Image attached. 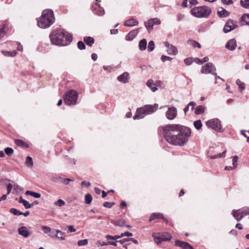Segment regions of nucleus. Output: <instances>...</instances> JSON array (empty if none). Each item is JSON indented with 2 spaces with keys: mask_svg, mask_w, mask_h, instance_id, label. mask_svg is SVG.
<instances>
[{
  "mask_svg": "<svg viewBox=\"0 0 249 249\" xmlns=\"http://www.w3.org/2000/svg\"><path fill=\"white\" fill-rule=\"evenodd\" d=\"M167 142L175 145L183 146L188 141L191 135L189 128L179 124H168L162 128Z\"/></svg>",
  "mask_w": 249,
  "mask_h": 249,
  "instance_id": "nucleus-1",
  "label": "nucleus"
},
{
  "mask_svg": "<svg viewBox=\"0 0 249 249\" xmlns=\"http://www.w3.org/2000/svg\"><path fill=\"white\" fill-rule=\"evenodd\" d=\"M52 43L55 45L66 46L69 44L72 40L71 36L63 29H57L53 31L50 35Z\"/></svg>",
  "mask_w": 249,
  "mask_h": 249,
  "instance_id": "nucleus-2",
  "label": "nucleus"
},
{
  "mask_svg": "<svg viewBox=\"0 0 249 249\" xmlns=\"http://www.w3.org/2000/svg\"><path fill=\"white\" fill-rule=\"evenodd\" d=\"M37 26L41 28L49 27L54 22L53 12L50 9L44 10L42 16L37 19Z\"/></svg>",
  "mask_w": 249,
  "mask_h": 249,
  "instance_id": "nucleus-3",
  "label": "nucleus"
},
{
  "mask_svg": "<svg viewBox=\"0 0 249 249\" xmlns=\"http://www.w3.org/2000/svg\"><path fill=\"white\" fill-rule=\"evenodd\" d=\"M158 108V104L154 105H146L143 107L137 109L136 113L133 117L134 120L141 119L144 118L146 115L150 114L157 110Z\"/></svg>",
  "mask_w": 249,
  "mask_h": 249,
  "instance_id": "nucleus-4",
  "label": "nucleus"
},
{
  "mask_svg": "<svg viewBox=\"0 0 249 249\" xmlns=\"http://www.w3.org/2000/svg\"><path fill=\"white\" fill-rule=\"evenodd\" d=\"M211 12V9L205 6L195 7L191 10L192 14L199 18L207 17Z\"/></svg>",
  "mask_w": 249,
  "mask_h": 249,
  "instance_id": "nucleus-5",
  "label": "nucleus"
},
{
  "mask_svg": "<svg viewBox=\"0 0 249 249\" xmlns=\"http://www.w3.org/2000/svg\"><path fill=\"white\" fill-rule=\"evenodd\" d=\"M78 98L77 92L74 90H70L64 95V103L67 105L76 104Z\"/></svg>",
  "mask_w": 249,
  "mask_h": 249,
  "instance_id": "nucleus-6",
  "label": "nucleus"
},
{
  "mask_svg": "<svg viewBox=\"0 0 249 249\" xmlns=\"http://www.w3.org/2000/svg\"><path fill=\"white\" fill-rule=\"evenodd\" d=\"M152 236L154 241L157 244H160L162 241H169L172 238V235L167 232L163 234L160 233H153Z\"/></svg>",
  "mask_w": 249,
  "mask_h": 249,
  "instance_id": "nucleus-7",
  "label": "nucleus"
},
{
  "mask_svg": "<svg viewBox=\"0 0 249 249\" xmlns=\"http://www.w3.org/2000/svg\"><path fill=\"white\" fill-rule=\"evenodd\" d=\"M249 214V208L247 207L243 208L237 210H233L232 214L234 218L237 221H240L244 216Z\"/></svg>",
  "mask_w": 249,
  "mask_h": 249,
  "instance_id": "nucleus-8",
  "label": "nucleus"
},
{
  "mask_svg": "<svg viewBox=\"0 0 249 249\" xmlns=\"http://www.w3.org/2000/svg\"><path fill=\"white\" fill-rule=\"evenodd\" d=\"M206 126L216 131H220L221 130L222 126L218 119L214 118L211 119L206 122Z\"/></svg>",
  "mask_w": 249,
  "mask_h": 249,
  "instance_id": "nucleus-9",
  "label": "nucleus"
},
{
  "mask_svg": "<svg viewBox=\"0 0 249 249\" xmlns=\"http://www.w3.org/2000/svg\"><path fill=\"white\" fill-rule=\"evenodd\" d=\"M215 68L212 63H208L202 67L201 72L203 74L211 73L214 75H216Z\"/></svg>",
  "mask_w": 249,
  "mask_h": 249,
  "instance_id": "nucleus-10",
  "label": "nucleus"
},
{
  "mask_svg": "<svg viewBox=\"0 0 249 249\" xmlns=\"http://www.w3.org/2000/svg\"><path fill=\"white\" fill-rule=\"evenodd\" d=\"M177 115V108L174 107H169L166 112V117L170 120L174 119Z\"/></svg>",
  "mask_w": 249,
  "mask_h": 249,
  "instance_id": "nucleus-11",
  "label": "nucleus"
},
{
  "mask_svg": "<svg viewBox=\"0 0 249 249\" xmlns=\"http://www.w3.org/2000/svg\"><path fill=\"white\" fill-rule=\"evenodd\" d=\"M237 27L236 22L231 19H229L226 22L223 31L225 33H228Z\"/></svg>",
  "mask_w": 249,
  "mask_h": 249,
  "instance_id": "nucleus-12",
  "label": "nucleus"
},
{
  "mask_svg": "<svg viewBox=\"0 0 249 249\" xmlns=\"http://www.w3.org/2000/svg\"><path fill=\"white\" fill-rule=\"evenodd\" d=\"M164 45L167 48V52L168 54L170 55H176L178 53L177 48L173 45L170 44L167 42L164 43Z\"/></svg>",
  "mask_w": 249,
  "mask_h": 249,
  "instance_id": "nucleus-13",
  "label": "nucleus"
},
{
  "mask_svg": "<svg viewBox=\"0 0 249 249\" xmlns=\"http://www.w3.org/2000/svg\"><path fill=\"white\" fill-rule=\"evenodd\" d=\"M139 28L130 31L125 36V39L127 41L132 40L138 34Z\"/></svg>",
  "mask_w": 249,
  "mask_h": 249,
  "instance_id": "nucleus-14",
  "label": "nucleus"
},
{
  "mask_svg": "<svg viewBox=\"0 0 249 249\" xmlns=\"http://www.w3.org/2000/svg\"><path fill=\"white\" fill-rule=\"evenodd\" d=\"M236 46V42L234 39H230L226 45V48L231 51L234 50Z\"/></svg>",
  "mask_w": 249,
  "mask_h": 249,
  "instance_id": "nucleus-15",
  "label": "nucleus"
},
{
  "mask_svg": "<svg viewBox=\"0 0 249 249\" xmlns=\"http://www.w3.org/2000/svg\"><path fill=\"white\" fill-rule=\"evenodd\" d=\"M176 245L184 249H193V247L188 243L178 240L176 242Z\"/></svg>",
  "mask_w": 249,
  "mask_h": 249,
  "instance_id": "nucleus-16",
  "label": "nucleus"
},
{
  "mask_svg": "<svg viewBox=\"0 0 249 249\" xmlns=\"http://www.w3.org/2000/svg\"><path fill=\"white\" fill-rule=\"evenodd\" d=\"M129 78V74L127 72H124L122 74L118 77V80L123 83H126L128 82V79Z\"/></svg>",
  "mask_w": 249,
  "mask_h": 249,
  "instance_id": "nucleus-17",
  "label": "nucleus"
},
{
  "mask_svg": "<svg viewBox=\"0 0 249 249\" xmlns=\"http://www.w3.org/2000/svg\"><path fill=\"white\" fill-rule=\"evenodd\" d=\"M112 223L114 224L115 225L122 227L124 226H126L128 228H130V226L129 225H126L125 224V222L124 220L123 219H115L112 220L111 222Z\"/></svg>",
  "mask_w": 249,
  "mask_h": 249,
  "instance_id": "nucleus-18",
  "label": "nucleus"
},
{
  "mask_svg": "<svg viewBox=\"0 0 249 249\" xmlns=\"http://www.w3.org/2000/svg\"><path fill=\"white\" fill-rule=\"evenodd\" d=\"M18 234L23 236L25 238L28 237L30 234L28 232L27 228L25 227H21L18 229Z\"/></svg>",
  "mask_w": 249,
  "mask_h": 249,
  "instance_id": "nucleus-19",
  "label": "nucleus"
},
{
  "mask_svg": "<svg viewBox=\"0 0 249 249\" xmlns=\"http://www.w3.org/2000/svg\"><path fill=\"white\" fill-rule=\"evenodd\" d=\"M159 218H162L164 221H166V222H168L166 218H165L163 216L161 213H154L150 216V217L149 218V221H153L156 219H159Z\"/></svg>",
  "mask_w": 249,
  "mask_h": 249,
  "instance_id": "nucleus-20",
  "label": "nucleus"
},
{
  "mask_svg": "<svg viewBox=\"0 0 249 249\" xmlns=\"http://www.w3.org/2000/svg\"><path fill=\"white\" fill-rule=\"evenodd\" d=\"M218 16L221 18H225L229 16L230 12L222 7H219L217 12Z\"/></svg>",
  "mask_w": 249,
  "mask_h": 249,
  "instance_id": "nucleus-21",
  "label": "nucleus"
},
{
  "mask_svg": "<svg viewBox=\"0 0 249 249\" xmlns=\"http://www.w3.org/2000/svg\"><path fill=\"white\" fill-rule=\"evenodd\" d=\"M138 25V22L134 18H130L126 20L124 25L127 27H133Z\"/></svg>",
  "mask_w": 249,
  "mask_h": 249,
  "instance_id": "nucleus-22",
  "label": "nucleus"
},
{
  "mask_svg": "<svg viewBox=\"0 0 249 249\" xmlns=\"http://www.w3.org/2000/svg\"><path fill=\"white\" fill-rule=\"evenodd\" d=\"M237 160H238V157L237 156H234L232 158V166H226L225 170H232L236 168L237 165Z\"/></svg>",
  "mask_w": 249,
  "mask_h": 249,
  "instance_id": "nucleus-23",
  "label": "nucleus"
},
{
  "mask_svg": "<svg viewBox=\"0 0 249 249\" xmlns=\"http://www.w3.org/2000/svg\"><path fill=\"white\" fill-rule=\"evenodd\" d=\"M146 85L153 92H155L157 90V88L155 86V83L152 79L148 80L146 82Z\"/></svg>",
  "mask_w": 249,
  "mask_h": 249,
  "instance_id": "nucleus-24",
  "label": "nucleus"
},
{
  "mask_svg": "<svg viewBox=\"0 0 249 249\" xmlns=\"http://www.w3.org/2000/svg\"><path fill=\"white\" fill-rule=\"evenodd\" d=\"M54 231L56 233V235H55V237L62 240H65L66 239L65 236H64V232L59 230H54Z\"/></svg>",
  "mask_w": 249,
  "mask_h": 249,
  "instance_id": "nucleus-25",
  "label": "nucleus"
},
{
  "mask_svg": "<svg viewBox=\"0 0 249 249\" xmlns=\"http://www.w3.org/2000/svg\"><path fill=\"white\" fill-rule=\"evenodd\" d=\"M154 25L153 21L152 19H150L147 22H144V25L149 32L153 30Z\"/></svg>",
  "mask_w": 249,
  "mask_h": 249,
  "instance_id": "nucleus-26",
  "label": "nucleus"
},
{
  "mask_svg": "<svg viewBox=\"0 0 249 249\" xmlns=\"http://www.w3.org/2000/svg\"><path fill=\"white\" fill-rule=\"evenodd\" d=\"M187 43L189 45L192 46L194 48L197 47L198 48H200L201 47V45L200 44V43L194 40L189 39L188 40Z\"/></svg>",
  "mask_w": 249,
  "mask_h": 249,
  "instance_id": "nucleus-27",
  "label": "nucleus"
},
{
  "mask_svg": "<svg viewBox=\"0 0 249 249\" xmlns=\"http://www.w3.org/2000/svg\"><path fill=\"white\" fill-rule=\"evenodd\" d=\"M146 45H147V41L145 39H143L141 40L140 41L139 44V49L141 51H143V50H145V49L146 48Z\"/></svg>",
  "mask_w": 249,
  "mask_h": 249,
  "instance_id": "nucleus-28",
  "label": "nucleus"
},
{
  "mask_svg": "<svg viewBox=\"0 0 249 249\" xmlns=\"http://www.w3.org/2000/svg\"><path fill=\"white\" fill-rule=\"evenodd\" d=\"M26 195H30L34 197L35 198H38L41 197V195L39 193H36L35 192H33L31 191H26L25 192Z\"/></svg>",
  "mask_w": 249,
  "mask_h": 249,
  "instance_id": "nucleus-29",
  "label": "nucleus"
},
{
  "mask_svg": "<svg viewBox=\"0 0 249 249\" xmlns=\"http://www.w3.org/2000/svg\"><path fill=\"white\" fill-rule=\"evenodd\" d=\"M85 42L89 46H91L94 43V40L92 37H85L84 38Z\"/></svg>",
  "mask_w": 249,
  "mask_h": 249,
  "instance_id": "nucleus-30",
  "label": "nucleus"
},
{
  "mask_svg": "<svg viewBox=\"0 0 249 249\" xmlns=\"http://www.w3.org/2000/svg\"><path fill=\"white\" fill-rule=\"evenodd\" d=\"M226 153V150L223 151L222 153H219L215 155H212L210 156V158L212 159H214L216 158H224L225 157V154Z\"/></svg>",
  "mask_w": 249,
  "mask_h": 249,
  "instance_id": "nucleus-31",
  "label": "nucleus"
},
{
  "mask_svg": "<svg viewBox=\"0 0 249 249\" xmlns=\"http://www.w3.org/2000/svg\"><path fill=\"white\" fill-rule=\"evenodd\" d=\"M25 164L28 167H32V166L33 165V161L32 158L31 157L28 156L26 158V161H25Z\"/></svg>",
  "mask_w": 249,
  "mask_h": 249,
  "instance_id": "nucleus-32",
  "label": "nucleus"
},
{
  "mask_svg": "<svg viewBox=\"0 0 249 249\" xmlns=\"http://www.w3.org/2000/svg\"><path fill=\"white\" fill-rule=\"evenodd\" d=\"M205 110L204 107L202 106H199L196 108L195 113L196 114H200L203 113Z\"/></svg>",
  "mask_w": 249,
  "mask_h": 249,
  "instance_id": "nucleus-33",
  "label": "nucleus"
},
{
  "mask_svg": "<svg viewBox=\"0 0 249 249\" xmlns=\"http://www.w3.org/2000/svg\"><path fill=\"white\" fill-rule=\"evenodd\" d=\"M242 22L249 25V14H245L242 16Z\"/></svg>",
  "mask_w": 249,
  "mask_h": 249,
  "instance_id": "nucleus-34",
  "label": "nucleus"
},
{
  "mask_svg": "<svg viewBox=\"0 0 249 249\" xmlns=\"http://www.w3.org/2000/svg\"><path fill=\"white\" fill-rule=\"evenodd\" d=\"M65 204H66L65 202L61 199H59L58 200H57V201H56L55 202H54V205L55 206H58V207L63 206Z\"/></svg>",
  "mask_w": 249,
  "mask_h": 249,
  "instance_id": "nucleus-35",
  "label": "nucleus"
},
{
  "mask_svg": "<svg viewBox=\"0 0 249 249\" xmlns=\"http://www.w3.org/2000/svg\"><path fill=\"white\" fill-rule=\"evenodd\" d=\"M241 5L245 8H249V0H241Z\"/></svg>",
  "mask_w": 249,
  "mask_h": 249,
  "instance_id": "nucleus-36",
  "label": "nucleus"
},
{
  "mask_svg": "<svg viewBox=\"0 0 249 249\" xmlns=\"http://www.w3.org/2000/svg\"><path fill=\"white\" fill-rule=\"evenodd\" d=\"M10 213L15 215H20L22 214V213L15 208H11L10 210Z\"/></svg>",
  "mask_w": 249,
  "mask_h": 249,
  "instance_id": "nucleus-37",
  "label": "nucleus"
},
{
  "mask_svg": "<svg viewBox=\"0 0 249 249\" xmlns=\"http://www.w3.org/2000/svg\"><path fill=\"white\" fill-rule=\"evenodd\" d=\"M194 125L195 128L197 129H199L202 127V123L200 120H197L194 122Z\"/></svg>",
  "mask_w": 249,
  "mask_h": 249,
  "instance_id": "nucleus-38",
  "label": "nucleus"
},
{
  "mask_svg": "<svg viewBox=\"0 0 249 249\" xmlns=\"http://www.w3.org/2000/svg\"><path fill=\"white\" fill-rule=\"evenodd\" d=\"M195 105V103L193 102H191L189 103L188 106L186 107L184 109L185 113H186L188 111L190 107H191L192 110H193Z\"/></svg>",
  "mask_w": 249,
  "mask_h": 249,
  "instance_id": "nucleus-39",
  "label": "nucleus"
},
{
  "mask_svg": "<svg viewBox=\"0 0 249 249\" xmlns=\"http://www.w3.org/2000/svg\"><path fill=\"white\" fill-rule=\"evenodd\" d=\"M5 153L8 156H11L14 153V150L12 148L7 147L4 149Z\"/></svg>",
  "mask_w": 249,
  "mask_h": 249,
  "instance_id": "nucleus-40",
  "label": "nucleus"
},
{
  "mask_svg": "<svg viewBox=\"0 0 249 249\" xmlns=\"http://www.w3.org/2000/svg\"><path fill=\"white\" fill-rule=\"evenodd\" d=\"M92 200V197L91 196L90 194H87L85 196V202L88 204H89L91 203Z\"/></svg>",
  "mask_w": 249,
  "mask_h": 249,
  "instance_id": "nucleus-41",
  "label": "nucleus"
},
{
  "mask_svg": "<svg viewBox=\"0 0 249 249\" xmlns=\"http://www.w3.org/2000/svg\"><path fill=\"white\" fill-rule=\"evenodd\" d=\"M155 48V44L153 41H150L148 45L147 49L149 51L151 52L154 50Z\"/></svg>",
  "mask_w": 249,
  "mask_h": 249,
  "instance_id": "nucleus-42",
  "label": "nucleus"
},
{
  "mask_svg": "<svg viewBox=\"0 0 249 249\" xmlns=\"http://www.w3.org/2000/svg\"><path fill=\"white\" fill-rule=\"evenodd\" d=\"M88 244V239L80 240L77 242V245L79 246L87 245Z\"/></svg>",
  "mask_w": 249,
  "mask_h": 249,
  "instance_id": "nucleus-43",
  "label": "nucleus"
},
{
  "mask_svg": "<svg viewBox=\"0 0 249 249\" xmlns=\"http://www.w3.org/2000/svg\"><path fill=\"white\" fill-rule=\"evenodd\" d=\"M22 204L26 209H30L34 206V204H30L28 201L25 200Z\"/></svg>",
  "mask_w": 249,
  "mask_h": 249,
  "instance_id": "nucleus-44",
  "label": "nucleus"
},
{
  "mask_svg": "<svg viewBox=\"0 0 249 249\" xmlns=\"http://www.w3.org/2000/svg\"><path fill=\"white\" fill-rule=\"evenodd\" d=\"M106 238L107 240H116L118 239L121 238L120 235H115V236H111L109 235H106Z\"/></svg>",
  "mask_w": 249,
  "mask_h": 249,
  "instance_id": "nucleus-45",
  "label": "nucleus"
},
{
  "mask_svg": "<svg viewBox=\"0 0 249 249\" xmlns=\"http://www.w3.org/2000/svg\"><path fill=\"white\" fill-rule=\"evenodd\" d=\"M236 83L237 85H238L239 88L241 90H243L245 89V84L242 81H241L240 80H237Z\"/></svg>",
  "mask_w": 249,
  "mask_h": 249,
  "instance_id": "nucleus-46",
  "label": "nucleus"
},
{
  "mask_svg": "<svg viewBox=\"0 0 249 249\" xmlns=\"http://www.w3.org/2000/svg\"><path fill=\"white\" fill-rule=\"evenodd\" d=\"M193 61L194 58H187L184 60V63L187 66L191 65Z\"/></svg>",
  "mask_w": 249,
  "mask_h": 249,
  "instance_id": "nucleus-47",
  "label": "nucleus"
},
{
  "mask_svg": "<svg viewBox=\"0 0 249 249\" xmlns=\"http://www.w3.org/2000/svg\"><path fill=\"white\" fill-rule=\"evenodd\" d=\"M41 228L43 230L45 234L50 233L52 231L51 228L46 226H43Z\"/></svg>",
  "mask_w": 249,
  "mask_h": 249,
  "instance_id": "nucleus-48",
  "label": "nucleus"
},
{
  "mask_svg": "<svg viewBox=\"0 0 249 249\" xmlns=\"http://www.w3.org/2000/svg\"><path fill=\"white\" fill-rule=\"evenodd\" d=\"M96 244L98 247H102L104 246H107V242H105L104 241H101L100 240H98L96 242Z\"/></svg>",
  "mask_w": 249,
  "mask_h": 249,
  "instance_id": "nucleus-49",
  "label": "nucleus"
},
{
  "mask_svg": "<svg viewBox=\"0 0 249 249\" xmlns=\"http://www.w3.org/2000/svg\"><path fill=\"white\" fill-rule=\"evenodd\" d=\"M4 53L5 55H8L10 56H15L17 54L16 52L15 51L12 52H4Z\"/></svg>",
  "mask_w": 249,
  "mask_h": 249,
  "instance_id": "nucleus-50",
  "label": "nucleus"
},
{
  "mask_svg": "<svg viewBox=\"0 0 249 249\" xmlns=\"http://www.w3.org/2000/svg\"><path fill=\"white\" fill-rule=\"evenodd\" d=\"M15 143L18 146H24L26 144V143L24 142H23V141H21V140H16Z\"/></svg>",
  "mask_w": 249,
  "mask_h": 249,
  "instance_id": "nucleus-51",
  "label": "nucleus"
},
{
  "mask_svg": "<svg viewBox=\"0 0 249 249\" xmlns=\"http://www.w3.org/2000/svg\"><path fill=\"white\" fill-rule=\"evenodd\" d=\"M77 46L80 50H83L85 48V45L82 41H79L77 43Z\"/></svg>",
  "mask_w": 249,
  "mask_h": 249,
  "instance_id": "nucleus-52",
  "label": "nucleus"
},
{
  "mask_svg": "<svg viewBox=\"0 0 249 249\" xmlns=\"http://www.w3.org/2000/svg\"><path fill=\"white\" fill-rule=\"evenodd\" d=\"M161 59L163 62H165L167 60L171 61L172 58L170 57L163 55L161 56Z\"/></svg>",
  "mask_w": 249,
  "mask_h": 249,
  "instance_id": "nucleus-53",
  "label": "nucleus"
},
{
  "mask_svg": "<svg viewBox=\"0 0 249 249\" xmlns=\"http://www.w3.org/2000/svg\"><path fill=\"white\" fill-rule=\"evenodd\" d=\"M114 204V203H111L109 202H105L103 205L105 207L110 208H111L113 205Z\"/></svg>",
  "mask_w": 249,
  "mask_h": 249,
  "instance_id": "nucleus-54",
  "label": "nucleus"
},
{
  "mask_svg": "<svg viewBox=\"0 0 249 249\" xmlns=\"http://www.w3.org/2000/svg\"><path fill=\"white\" fill-rule=\"evenodd\" d=\"M198 2L196 0H189V6L191 7L193 5H196Z\"/></svg>",
  "mask_w": 249,
  "mask_h": 249,
  "instance_id": "nucleus-55",
  "label": "nucleus"
},
{
  "mask_svg": "<svg viewBox=\"0 0 249 249\" xmlns=\"http://www.w3.org/2000/svg\"><path fill=\"white\" fill-rule=\"evenodd\" d=\"M154 24L159 25L160 24V20L158 18H152Z\"/></svg>",
  "mask_w": 249,
  "mask_h": 249,
  "instance_id": "nucleus-56",
  "label": "nucleus"
},
{
  "mask_svg": "<svg viewBox=\"0 0 249 249\" xmlns=\"http://www.w3.org/2000/svg\"><path fill=\"white\" fill-rule=\"evenodd\" d=\"M67 228H68L69 232H72L76 231V230L73 226H67Z\"/></svg>",
  "mask_w": 249,
  "mask_h": 249,
  "instance_id": "nucleus-57",
  "label": "nucleus"
},
{
  "mask_svg": "<svg viewBox=\"0 0 249 249\" xmlns=\"http://www.w3.org/2000/svg\"><path fill=\"white\" fill-rule=\"evenodd\" d=\"M221 1L227 5H230L233 3L232 0H221Z\"/></svg>",
  "mask_w": 249,
  "mask_h": 249,
  "instance_id": "nucleus-58",
  "label": "nucleus"
},
{
  "mask_svg": "<svg viewBox=\"0 0 249 249\" xmlns=\"http://www.w3.org/2000/svg\"><path fill=\"white\" fill-rule=\"evenodd\" d=\"M13 185L12 184H8L7 186V194H9L12 189Z\"/></svg>",
  "mask_w": 249,
  "mask_h": 249,
  "instance_id": "nucleus-59",
  "label": "nucleus"
},
{
  "mask_svg": "<svg viewBox=\"0 0 249 249\" xmlns=\"http://www.w3.org/2000/svg\"><path fill=\"white\" fill-rule=\"evenodd\" d=\"M5 35V31L4 30V28H0V39H1L3 36Z\"/></svg>",
  "mask_w": 249,
  "mask_h": 249,
  "instance_id": "nucleus-60",
  "label": "nucleus"
},
{
  "mask_svg": "<svg viewBox=\"0 0 249 249\" xmlns=\"http://www.w3.org/2000/svg\"><path fill=\"white\" fill-rule=\"evenodd\" d=\"M182 6L184 7L189 6V0H184L182 3Z\"/></svg>",
  "mask_w": 249,
  "mask_h": 249,
  "instance_id": "nucleus-61",
  "label": "nucleus"
},
{
  "mask_svg": "<svg viewBox=\"0 0 249 249\" xmlns=\"http://www.w3.org/2000/svg\"><path fill=\"white\" fill-rule=\"evenodd\" d=\"M194 61L198 64L201 65L203 64L202 60L197 58H194Z\"/></svg>",
  "mask_w": 249,
  "mask_h": 249,
  "instance_id": "nucleus-62",
  "label": "nucleus"
},
{
  "mask_svg": "<svg viewBox=\"0 0 249 249\" xmlns=\"http://www.w3.org/2000/svg\"><path fill=\"white\" fill-rule=\"evenodd\" d=\"M81 185L82 186H86L87 187H89L90 186V183L89 182H86L85 181H83L81 182Z\"/></svg>",
  "mask_w": 249,
  "mask_h": 249,
  "instance_id": "nucleus-63",
  "label": "nucleus"
},
{
  "mask_svg": "<svg viewBox=\"0 0 249 249\" xmlns=\"http://www.w3.org/2000/svg\"><path fill=\"white\" fill-rule=\"evenodd\" d=\"M72 181L71 179L69 178H65L63 179V183L65 184H68L69 182Z\"/></svg>",
  "mask_w": 249,
  "mask_h": 249,
  "instance_id": "nucleus-64",
  "label": "nucleus"
}]
</instances>
